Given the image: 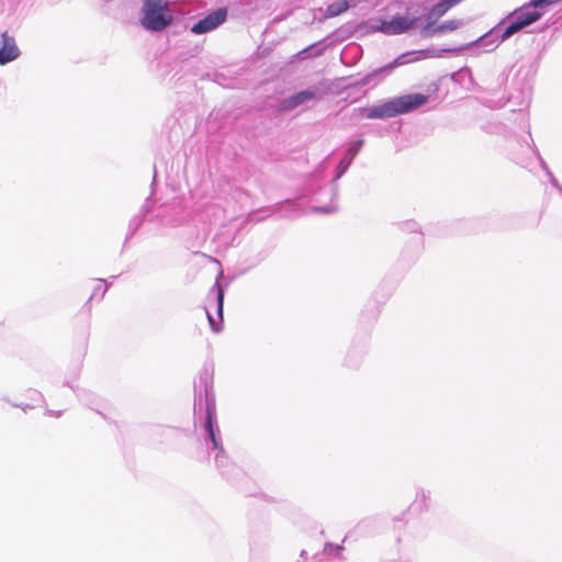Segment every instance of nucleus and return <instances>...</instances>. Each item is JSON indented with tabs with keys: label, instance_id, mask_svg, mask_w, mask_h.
<instances>
[{
	"label": "nucleus",
	"instance_id": "obj_16",
	"mask_svg": "<svg viewBox=\"0 0 562 562\" xmlns=\"http://www.w3.org/2000/svg\"><path fill=\"white\" fill-rule=\"evenodd\" d=\"M401 65L397 60L392 61L387 66H385V69H393L394 67Z\"/></svg>",
	"mask_w": 562,
	"mask_h": 562
},
{
	"label": "nucleus",
	"instance_id": "obj_9",
	"mask_svg": "<svg viewBox=\"0 0 562 562\" xmlns=\"http://www.w3.org/2000/svg\"><path fill=\"white\" fill-rule=\"evenodd\" d=\"M460 21L452 19L443 21L440 24H435L429 31H423L426 36H431L439 33L453 32L459 29Z\"/></svg>",
	"mask_w": 562,
	"mask_h": 562
},
{
	"label": "nucleus",
	"instance_id": "obj_13",
	"mask_svg": "<svg viewBox=\"0 0 562 562\" xmlns=\"http://www.w3.org/2000/svg\"><path fill=\"white\" fill-rule=\"evenodd\" d=\"M206 428H207L210 438H211L214 447L217 448L220 446V443H218V441H217V439L215 437V434H214V428H213V424H212V416H211V414L207 415Z\"/></svg>",
	"mask_w": 562,
	"mask_h": 562
},
{
	"label": "nucleus",
	"instance_id": "obj_15",
	"mask_svg": "<svg viewBox=\"0 0 562 562\" xmlns=\"http://www.w3.org/2000/svg\"><path fill=\"white\" fill-rule=\"evenodd\" d=\"M425 501H426V496H425V494H424V493H422V494H419V495H417V496H416V499H415V502H414V503H415V504H418V505H419V507H420L423 504H425Z\"/></svg>",
	"mask_w": 562,
	"mask_h": 562
},
{
	"label": "nucleus",
	"instance_id": "obj_14",
	"mask_svg": "<svg viewBox=\"0 0 562 562\" xmlns=\"http://www.w3.org/2000/svg\"><path fill=\"white\" fill-rule=\"evenodd\" d=\"M61 415H63L61 411L49 409V411L45 412V416H47V417L59 418V417H61Z\"/></svg>",
	"mask_w": 562,
	"mask_h": 562
},
{
	"label": "nucleus",
	"instance_id": "obj_11",
	"mask_svg": "<svg viewBox=\"0 0 562 562\" xmlns=\"http://www.w3.org/2000/svg\"><path fill=\"white\" fill-rule=\"evenodd\" d=\"M349 8L347 0L336 1L327 7L326 13L328 16H336L345 12Z\"/></svg>",
	"mask_w": 562,
	"mask_h": 562
},
{
	"label": "nucleus",
	"instance_id": "obj_1",
	"mask_svg": "<svg viewBox=\"0 0 562 562\" xmlns=\"http://www.w3.org/2000/svg\"><path fill=\"white\" fill-rule=\"evenodd\" d=\"M426 102L427 97L424 94H406L370 109L366 116L368 119L392 117L398 114L407 113L416 108L424 105Z\"/></svg>",
	"mask_w": 562,
	"mask_h": 562
},
{
	"label": "nucleus",
	"instance_id": "obj_5",
	"mask_svg": "<svg viewBox=\"0 0 562 562\" xmlns=\"http://www.w3.org/2000/svg\"><path fill=\"white\" fill-rule=\"evenodd\" d=\"M461 1L462 0H441L436 3L426 16V24L424 25L423 31H429L440 18Z\"/></svg>",
	"mask_w": 562,
	"mask_h": 562
},
{
	"label": "nucleus",
	"instance_id": "obj_12",
	"mask_svg": "<svg viewBox=\"0 0 562 562\" xmlns=\"http://www.w3.org/2000/svg\"><path fill=\"white\" fill-rule=\"evenodd\" d=\"M363 144V140L360 139V140H357L353 144L350 145V147L348 148L347 150V155H346V158H349V161L348 164H350V161L356 157V155L359 153L361 146Z\"/></svg>",
	"mask_w": 562,
	"mask_h": 562
},
{
	"label": "nucleus",
	"instance_id": "obj_3",
	"mask_svg": "<svg viewBox=\"0 0 562 562\" xmlns=\"http://www.w3.org/2000/svg\"><path fill=\"white\" fill-rule=\"evenodd\" d=\"M227 18V9L220 8L214 12L207 14L204 19L200 20L191 27V32L194 34H204L225 22Z\"/></svg>",
	"mask_w": 562,
	"mask_h": 562
},
{
	"label": "nucleus",
	"instance_id": "obj_2",
	"mask_svg": "<svg viewBox=\"0 0 562 562\" xmlns=\"http://www.w3.org/2000/svg\"><path fill=\"white\" fill-rule=\"evenodd\" d=\"M168 0H144L142 25L148 31L159 32L172 23Z\"/></svg>",
	"mask_w": 562,
	"mask_h": 562
},
{
	"label": "nucleus",
	"instance_id": "obj_7",
	"mask_svg": "<svg viewBox=\"0 0 562 562\" xmlns=\"http://www.w3.org/2000/svg\"><path fill=\"white\" fill-rule=\"evenodd\" d=\"M2 47L0 48V64H7L14 60L19 56V48L15 45V41L12 36L4 31L1 34Z\"/></svg>",
	"mask_w": 562,
	"mask_h": 562
},
{
	"label": "nucleus",
	"instance_id": "obj_8",
	"mask_svg": "<svg viewBox=\"0 0 562 562\" xmlns=\"http://www.w3.org/2000/svg\"><path fill=\"white\" fill-rule=\"evenodd\" d=\"M315 94L312 91H301L282 102L283 110H290L299 106L300 104L314 99Z\"/></svg>",
	"mask_w": 562,
	"mask_h": 562
},
{
	"label": "nucleus",
	"instance_id": "obj_4",
	"mask_svg": "<svg viewBox=\"0 0 562 562\" xmlns=\"http://www.w3.org/2000/svg\"><path fill=\"white\" fill-rule=\"evenodd\" d=\"M416 21V18L394 16L391 20L383 21L380 30L387 35L402 34L411 30L415 25Z\"/></svg>",
	"mask_w": 562,
	"mask_h": 562
},
{
	"label": "nucleus",
	"instance_id": "obj_10",
	"mask_svg": "<svg viewBox=\"0 0 562 562\" xmlns=\"http://www.w3.org/2000/svg\"><path fill=\"white\" fill-rule=\"evenodd\" d=\"M223 300H224V293L221 288H218L217 291V312H218V318L220 322H215V319L206 312L210 326L214 333H220L222 329V322H223Z\"/></svg>",
	"mask_w": 562,
	"mask_h": 562
},
{
	"label": "nucleus",
	"instance_id": "obj_6",
	"mask_svg": "<svg viewBox=\"0 0 562 562\" xmlns=\"http://www.w3.org/2000/svg\"><path fill=\"white\" fill-rule=\"evenodd\" d=\"M540 16H541V13H539L537 11L529 12L527 14L518 16L515 22H513L512 24H509L506 27V30L504 31V33L502 35V40L504 41V40L509 38L512 35L519 32L524 27L538 21L540 19Z\"/></svg>",
	"mask_w": 562,
	"mask_h": 562
}]
</instances>
